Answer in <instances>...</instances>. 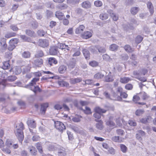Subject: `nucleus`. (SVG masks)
Listing matches in <instances>:
<instances>
[{"label": "nucleus", "instance_id": "b1692460", "mask_svg": "<svg viewBox=\"0 0 156 156\" xmlns=\"http://www.w3.org/2000/svg\"><path fill=\"white\" fill-rule=\"evenodd\" d=\"M31 154L35 155L36 154L37 151L35 148L33 146H30L28 148Z\"/></svg>", "mask_w": 156, "mask_h": 156}, {"label": "nucleus", "instance_id": "c9c22d12", "mask_svg": "<svg viewBox=\"0 0 156 156\" xmlns=\"http://www.w3.org/2000/svg\"><path fill=\"white\" fill-rule=\"evenodd\" d=\"M68 6L67 5L65 4H62L58 5L57 6V8L61 10H64L67 8Z\"/></svg>", "mask_w": 156, "mask_h": 156}, {"label": "nucleus", "instance_id": "5701e85b", "mask_svg": "<svg viewBox=\"0 0 156 156\" xmlns=\"http://www.w3.org/2000/svg\"><path fill=\"white\" fill-rule=\"evenodd\" d=\"M82 80L81 78H76L71 79H70V81L71 83L74 84L80 82Z\"/></svg>", "mask_w": 156, "mask_h": 156}, {"label": "nucleus", "instance_id": "e433bc0d", "mask_svg": "<svg viewBox=\"0 0 156 156\" xmlns=\"http://www.w3.org/2000/svg\"><path fill=\"white\" fill-rule=\"evenodd\" d=\"M20 37L22 39L25 41L31 42V40L30 38L28 37L25 35H21Z\"/></svg>", "mask_w": 156, "mask_h": 156}, {"label": "nucleus", "instance_id": "a19ab883", "mask_svg": "<svg viewBox=\"0 0 156 156\" xmlns=\"http://www.w3.org/2000/svg\"><path fill=\"white\" fill-rule=\"evenodd\" d=\"M22 56L25 58H29L30 56V53L28 51H24L22 54Z\"/></svg>", "mask_w": 156, "mask_h": 156}, {"label": "nucleus", "instance_id": "bb28decb", "mask_svg": "<svg viewBox=\"0 0 156 156\" xmlns=\"http://www.w3.org/2000/svg\"><path fill=\"white\" fill-rule=\"evenodd\" d=\"M130 80L131 79L129 77H123L120 78V81L122 83H126Z\"/></svg>", "mask_w": 156, "mask_h": 156}, {"label": "nucleus", "instance_id": "393cba45", "mask_svg": "<svg viewBox=\"0 0 156 156\" xmlns=\"http://www.w3.org/2000/svg\"><path fill=\"white\" fill-rule=\"evenodd\" d=\"M9 61L8 60L7 61H5L3 62V66H2V68L4 69H8L10 65L9 64Z\"/></svg>", "mask_w": 156, "mask_h": 156}, {"label": "nucleus", "instance_id": "423d86ee", "mask_svg": "<svg viewBox=\"0 0 156 156\" xmlns=\"http://www.w3.org/2000/svg\"><path fill=\"white\" fill-rule=\"evenodd\" d=\"M58 52V48L56 46H52L50 47L49 53L52 55H56Z\"/></svg>", "mask_w": 156, "mask_h": 156}, {"label": "nucleus", "instance_id": "58836bf2", "mask_svg": "<svg viewBox=\"0 0 156 156\" xmlns=\"http://www.w3.org/2000/svg\"><path fill=\"white\" fill-rule=\"evenodd\" d=\"M118 48V46L115 44L111 45L109 47L110 50L112 51L117 50Z\"/></svg>", "mask_w": 156, "mask_h": 156}, {"label": "nucleus", "instance_id": "4be33fe9", "mask_svg": "<svg viewBox=\"0 0 156 156\" xmlns=\"http://www.w3.org/2000/svg\"><path fill=\"white\" fill-rule=\"evenodd\" d=\"M91 36L92 34L91 32L88 31L85 32L82 35L83 38L85 39L89 38Z\"/></svg>", "mask_w": 156, "mask_h": 156}, {"label": "nucleus", "instance_id": "72a5a7b5", "mask_svg": "<svg viewBox=\"0 0 156 156\" xmlns=\"http://www.w3.org/2000/svg\"><path fill=\"white\" fill-rule=\"evenodd\" d=\"M76 63L75 61H70L68 65V66L69 69H70L74 68L76 65Z\"/></svg>", "mask_w": 156, "mask_h": 156}, {"label": "nucleus", "instance_id": "9b49d317", "mask_svg": "<svg viewBox=\"0 0 156 156\" xmlns=\"http://www.w3.org/2000/svg\"><path fill=\"white\" fill-rule=\"evenodd\" d=\"M0 43L2 49L3 50L5 49L7 47L6 43V39L4 38H1Z\"/></svg>", "mask_w": 156, "mask_h": 156}, {"label": "nucleus", "instance_id": "79ce46f5", "mask_svg": "<svg viewBox=\"0 0 156 156\" xmlns=\"http://www.w3.org/2000/svg\"><path fill=\"white\" fill-rule=\"evenodd\" d=\"M16 34L13 32L8 33L5 34V37L9 38L16 36Z\"/></svg>", "mask_w": 156, "mask_h": 156}, {"label": "nucleus", "instance_id": "cd10ccee", "mask_svg": "<svg viewBox=\"0 0 156 156\" xmlns=\"http://www.w3.org/2000/svg\"><path fill=\"white\" fill-rule=\"evenodd\" d=\"M114 80L113 77L111 76L108 75L106 76L105 77V81L107 82H112Z\"/></svg>", "mask_w": 156, "mask_h": 156}, {"label": "nucleus", "instance_id": "13d9d810", "mask_svg": "<svg viewBox=\"0 0 156 156\" xmlns=\"http://www.w3.org/2000/svg\"><path fill=\"white\" fill-rule=\"evenodd\" d=\"M95 46L94 47H92L90 49V51L93 54H97L98 53L97 49L96 48Z\"/></svg>", "mask_w": 156, "mask_h": 156}, {"label": "nucleus", "instance_id": "338daca9", "mask_svg": "<svg viewBox=\"0 0 156 156\" xmlns=\"http://www.w3.org/2000/svg\"><path fill=\"white\" fill-rule=\"evenodd\" d=\"M10 42L13 43V44L15 45V44H17L18 42V39L17 38H14L12 39L10 41Z\"/></svg>", "mask_w": 156, "mask_h": 156}, {"label": "nucleus", "instance_id": "e2e57ef3", "mask_svg": "<svg viewBox=\"0 0 156 156\" xmlns=\"http://www.w3.org/2000/svg\"><path fill=\"white\" fill-rule=\"evenodd\" d=\"M94 4L97 7H100L102 5V3L100 1H96L94 2Z\"/></svg>", "mask_w": 156, "mask_h": 156}, {"label": "nucleus", "instance_id": "39448f33", "mask_svg": "<svg viewBox=\"0 0 156 156\" xmlns=\"http://www.w3.org/2000/svg\"><path fill=\"white\" fill-rule=\"evenodd\" d=\"M82 8L85 9H88L91 7V4L88 1H86L83 2L81 4Z\"/></svg>", "mask_w": 156, "mask_h": 156}, {"label": "nucleus", "instance_id": "f3484780", "mask_svg": "<svg viewBox=\"0 0 156 156\" xmlns=\"http://www.w3.org/2000/svg\"><path fill=\"white\" fill-rule=\"evenodd\" d=\"M105 75L101 72H98L94 75V78L95 79L99 80L103 78Z\"/></svg>", "mask_w": 156, "mask_h": 156}, {"label": "nucleus", "instance_id": "5fc2aeb1", "mask_svg": "<svg viewBox=\"0 0 156 156\" xmlns=\"http://www.w3.org/2000/svg\"><path fill=\"white\" fill-rule=\"evenodd\" d=\"M84 112L87 114H89L91 113L90 109L88 107L86 106L85 107V109H83Z\"/></svg>", "mask_w": 156, "mask_h": 156}, {"label": "nucleus", "instance_id": "8fccbe9b", "mask_svg": "<svg viewBox=\"0 0 156 156\" xmlns=\"http://www.w3.org/2000/svg\"><path fill=\"white\" fill-rule=\"evenodd\" d=\"M30 89L33 91L35 93H36L37 91H40V89L38 86H35L33 85V87H30Z\"/></svg>", "mask_w": 156, "mask_h": 156}, {"label": "nucleus", "instance_id": "f704fd0d", "mask_svg": "<svg viewBox=\"0 0 156 156\" xmlns=\"http://www.w3.org/2000/svg\"><path fill=\"white\" fill-rule=\"evenodd\" d=\"M36 146L39 152L41 153H42L43 151L41 144L40 143H37L36 144Z\"/></svg>", "mask_w": 156, "mask_h": 156}, {"label": "nucleus", "instance_id": "f257e3e1", "mask_svg": "<svg viewBox=\"0 0 156 156\" xmlns=\"http://www.w3.org/2000/svg\"><path fill=\"white\" fill-rule=\"evenodd\" d=\"M16 130L15 131L16 135L19 142L22 143L24 138L23 130L24 129L23 123L20 122L16 126Z\"/></svg>", "mask_w": 156, "mask_h": 156}, {"label": "nucleus", "instance_id": "49530a36", "mask_svg": "<svg viewBox=\"0 0 156 156\" xmlns=\"http://www.w3.org/2000/svg\"><path fill=\"white\" fill-rule=\"evenodd\" d=\"M116 132L118 135L120 136H123L125 134V132L124 130L120 129H117Z\"/></svg>", "mask_w": 156, "mask_h": 156}, {"label": "nucleus", "instance_id": "864d4df0", "mask_svg": "<svg viewBox=\"0 0 156 156\" xmlns=\"http://www.w3.org/2000/svg\"><path fill=\"white\" fill-rule=\"evenodd\" d=\"M26 33L27 35L31 37L34 35V32L30 30H27L26 31Z\"/></svg>", "mask_w": 156, "mask_h": 156}, {"label": "nucleus", "instance_id": "7c9ffc66", "mask_svg": "<svg viewBox=\"0 0 156 156\" xmlns=\"http://www.w3.org/2000/svg\"><path fill=\"white\" fill-rule=\"evenodd\" d=\"M58 84L61 87H67L69 86V83L66 81L63 80L59 81L58 82Z\"/></svg>", "mask_w": 156, "mask_h": 156}, {"label": "nucleus", "instance_id": "bf43d9fd", "mask_svg": "<svg viewBox=\"0 0 156 156\" xmlns=\"http://www.w3.org/2000/svg\"><path fill=\"white\" fill-rule=\"evenodd\" d=\"M94 117L97 119H100L101 117V114L99 112H95L93 115Z\"/></svg>", "mask_w": 156, "mask_h": 156}, {"label": "nucleus", "instance_id": "a18cd8bd", "mask_svg": "<svg viewBox=\"0 0 156 156\" xmlns=\"http://www.w3.org/2000/svg\"><path fill=\"white\" fill-rule=\"evenodd\" d=\"M144 112L143 109H137L135 112V114L137 116H140L143 114Z\"/></svg>", "mask_w": 156, "mask_h": 156}, {"label": "nucleus", "instance_id": "6e6552de", "mask_svg": "<svg viewBox=\"0 0 156 156\" xmlns=\"http://www.w3.org/2000/svg\"><path fill=\"white\" fill-rule=\"evenodd\" d=\"M12 71H13L14 74L17 75L21 73V70L20 67L16 66L14 67L9 70L10 72H11Z\"/></svg>", "mask_w": 156, "mask_h": 156}, {"label": "nucleus", "instance_id": "a878e982", "mask_svg": "<svg viewBox=\"0 0 156 156\" xmlns=\"http://www.w3.org/2000/svg\"><path fill=\"white\" fill-rule=\"evenodd\" d=\"M85 27L83 25L80 26L78 27L76 29L75 33L76 34L80 33L83 31Z\"/></svg>", "mask_w": 156, "mask_h": 156}, {"label": "nucleus", "instance_id": "aec40b11", "mask_svg": "<svg viewBox=\"0 0 156 156\" xmlns=\"http://www.w3.org/2000/svg\"><path fill=\"white\" fill-rule=\"evenodd\" d=\"M58 62L56 59L54 58H50L48 60V64L50 66H51L52 64L53 63L56 64Z\"/></svg>", "mask_w": 156, "mask_h": 156}, {"label": "nucleus", "instance_id": "69168bd1", "mask_svg": "<svg viewBox=\"0 0 156 156\" xmlns=\"http://www.w3.org/2000/svg\"><path fill=\"white\" fill-rule=\"evenodd\" d=\"M37 33L38 35L40 36H43L45 34V32L42 30H38Z\"/></svg>", "mask_w": 156, "mask_h": 156}, {"label": "nucleus", "instance_id": "c756f323", "mask_svg": "<svg viewBox=\"0 0 156 156\" xmlns=\"http://www.w3.org/2000/svg\"><path fill=\"white\" fill-rule=\"evenodd\" d=\"M112 140L116 142H121L122 141V139L119 136H114L112 137Z\"/></svg>", "mask_w": 156, "mask_h": 156}, {"label": "nucleus", "instance_id": "f03ea898", "mask_svg": "<svg viewBox=\"0 0 156 156\" xmlns=\"http://www.w3.org/2000/svg\"><path fill=\"white\" fill-rule=\"evenodd\" d=\"M55 126L56 129L60 131L66 129V126L64 124L58 121L55 122Z\"/></svg>", "mask_w": 156, "mask_h": 156}, {"label": "nucleus", "instance_id": "0eeeda50", "mask_svg": "<svg viewBox=\"0 0 156 156\" xmlns=\"http://www.w3.org/2000/svg\"><path fill=\"white\" fill-rule=\"evenodd\" d=\"M95 121L98 122L96 124V128L99 130H102L103 128V122L101 120H98V119H95Z\"/></svg>", "mask_w": 156, "mask_h": 156}, {"label": "nucleus", "instance_id": "c85d7f7f", "mask_svg": "<svg viewBox=\"0 0 156 156\" xmlns=\"http://www.w3.org/2000/svg\"><path fill=\"white\" fill-rule=\"evenodd\" d=\"M95 112H99L100 114L105 113L107 111V110L102 109L99 107H97L95 108Z\"/></svg>", "mask_w": 156, "mask_h": 156}, {"label": "nucleus", "instance_id": "1a4fd4ad", "mask_svg": "<svg viewBox=\"0 0 156 156\" xmlns=\"http://www.w3.org/2000/svg\"><path fill=\"white\" fill-rule=\"evenodd\" d=\"M29 126L34 128L36 127V124L35 121L32 119H29L27 122Z\"/></svg>", "mask_w": 156, "mask_h": 156}, {"label": "nucleus", "instance_id": "ea45409f", "mask_svg": "<svg viewBox=\"0 0 156 156\" xmlns=\"http://www.w3.org/2000/svg\"><path fill=\"white\" fill-rule=\"evenodd\" d=\"M143 37L141 36H137L135 39V42L137 44L140 43L143 40Z\"/></svg>", "mask_w": 156, "mask_h": 156}, {"label": "nucleus", "instance_id": "37998d69", "mask_svg": "<svg viewBox=\"0 0 156 156\" xmlns=\"http://www.w3.org/2000/svg\"><path fill=\"white\" fill-rule=\"evenodd\" d=\"M138 8L136 7H133L131 9V13L133 15H135L138 12Z\"/></svg>", "mask_w": 156, "mask_h": 156}, {"label": "nucleus", "instance_id": "412c9836", "mask_svg": "<svg viewBox=\"0 0 156 156\" xmlns=\"http://www.w3.org/2000/svg\"><path fill=\"white\" fill-rule=\"evenodd\" d=\"M124 48L127 52L132 53L134 51V49L132 48L128 44H126L124 46Z\"/></svg>", "mask_w": 156, "mask_h": 156}, {"label": "nucleus", "instance_id": "ddd939ff", "mask_svg": "<svg viewBox=\"0 0 156 156\" xmlns=\"http://www.w3.org/2000/svg\"><path fill=\"white\" fill-rule=\"evenodd\" d=\"M147 8L149 9V12L151 15L154 12V8L153 4L151 2H148L147 4Z\"/></svg>", "mask_w": 156, "mask_h": 156}, {"label": "nucleus", "instance_id": "09e8293b", "mask_svg": "<svg viewBox=\"0 0 156 156\" xmlns=\"http://www.w3.org/2000/svg\"><path fill=\"white\" fill-rule=\"evenodd\" d=\"M120 147L121 151L122 152L124 153L126 152L127 150V148L125 145L121 144L120 145Z\"/></svg>", "mask_w": 156, "mask_h": 156}, {"label": "nucleus", "instance_id": "20e7f679", "mask_svg": "<svg viewBox=\"0 0 156 156\" xmlns=\"http://www.w3.org/2000/svg\"><path fill=\"white\" fill-rule=\"evenodd\" d=\"M39 44L40 46L44 48L49 45V42L46 39L40 40Z\"/></svg>", "mask_w": 156, "mask_h": 156}, {"label": "nucleus", "instance_id": "0e129e2a", "mask_svg": "<svg viewBox=\"0 0 156 156\" xmlns=\"http://www.w3.org/2000/svg\"><path fill=\"white\" fill-rule=\"evenodd\" d=\"M15 45L13 44V43L12 44L10 42V45L8 48V49L9 51H12L15 48Z\"/></svg>", "mask_w": 156, "mask_h": 156}, {"label": "nucleus", "instance_id": "f8f14e48", "mask_svg": "<svg viewBox=\"0 0 156 156\" xmlns=\"http://www.w3.org/2000/svg\"><path fill=\"white\" fill-rule=\"evenodd\" d=\"M66 154V152L64 148L62 147L58 150V156H65Z\"/></svg>", "mask_w": 156, "mask_h": 156}, {"label": "nucleus", "instance_id": "4d7b16f0", "mask_svg": "<svg viewBox=\"0 0 156 156\" xmlns=\"http://www.w3.org/2000/svg\"><path fill=\"white\" fill-rule=\"evenodd\" d=\"M5 148L3 147L1 149L3 152L8 154H10L11 153V151L10 150V148Z\"/></svg>", "mask_w": 156, "mask_h": 156}, {"label": "nucleus", "instance_id": "2f4dec72", "mask_svg": "<svg viewBox=\"0 0 156 156\" xmlns=\"http://www.w3.org/2000/svg\"><path fill=\"white\" fill-rule=\"evenodd\" d=\"M96 48L98 50V52L100 53H104L106 51L105 48L103 47H100L98 45L96 46Z\"/></svg>", "mask_w": 156, "mask_h": 156}, {"label": "nucleus", "instance_id": "6e6d98bb", "mask_svg": "<svg viewBox=\"0 0 156 156\" xmlns=\"http://www.w3.org/2000/svg\"><path fill=\"white\" fill-rule=\"evenodd\" d=\"M47 149L50 151H53L55 150V147L54 144H49L47 147Z\"/></svg>", "mask_w": 156, "mask_h": 156}, {"label": "nucleus", "instance_id": "6ab92c4d", "mask_svg": "<svg viewBox=\"0 0 156 156\" xmlns=\"http://www.w3.org/2000/svg\"><path fill=\"white\" fill-rule=\"evenodd\" d=\"M138 94L143 100H146L149 97V96L145 92H140Z\"/></svg>", "mask_w": 156, "mask_h": 156}, {"label": "nucleus", "instance_id": "c03bdc74", "mask_svg": "<svg viewBox=\"0 0 156 156\" xmlns=\"http://www.w3.org/2000/svg\"><path fill=\"white\" fill-rule=\"evenodd\" d=\"M39 80V78H33L31 81V82L29 83V85L31 87H33V85L36 84V82L37 81Z\"/></svg>", "mask_w": 156, "mask_h": 156}, {"label": "nucleus", "instance_id": "3c124183", "mask_svg": "<svg viewBox=\"0 0 156 156\" xmlns=\"http://www.w3.org/2000/svg\"><path fill=\"white\" fill-rule=\"evenodd\" d=\"M89 65L93 67H96L98 66V63L96 61H93L90 62Z\"/></svg>", "mask_w": 156, "mask_h": 156}, {"label": "nucleus", "instance_id": "473e14b6", "mask_svg": "<svg viewBox=\"0 0 156 156\" xmlns=\"http://www.w3.org/2000/svg\"><path fill=\"white\" fill-rule=\"evenodd\" d=\"M12 144V142L10 140L8 139L6 141L5 145L8 148H11Z\"/></svg>", "mask_w": 156, "mask_h": 156}, {"label": "nucleus", "instance_id": "603ef678", "mask_svg": "<svg viewBox=\"0 0 156 156\" xmlns=\"http://www.w3.org/2000/svg\"><path fill=\"white\" fill-rule=\"evenodd\" d=\"M44 55L43 51L41 50L38 51L35 55L36 57H42Z\"/></svg>", "mask_w": 156, "mask_h": 156}, {"label": "nucleus", "instance_id": "680f3d73", "mask_svg": "<svg viewBox=\"0 0 156 156\" xmlns=\"http://www.w3.org/2000/svg\"><path fill=\"white\" fill-rule=\"evenodd\" d=\"M140 99V97L137 95L134 96L133 98V101L135 103H137V101Z\"/></svg>", "mask_w": 156, "mask_h": 156}, {"label": "nucleus", "instance_id": "de8ad7c7", "mask_svg": "<svg viewBox=\"0 0 156 156\" xmlns=\"http://www.w3.org/2000/svg\"><path fill=\"white\" fill-rule=\"evenodd\" d=\"M16 77L15 76H9L7 78V80L10 82H12L16 80Z\"/></svg>", "mask_w": 156, "mask_h": 156}, {"label": "nucleus", "instance_id": "774afa93", "mask_svg": "<svg viewBox=\"0 0 156 156\" xmlns=\"http://www.w3.org/2000/svg\"><path fill=\"white\" fill-rule=\"evenodd\" d=\"M128 123L131 126H135L136 125V123L135 121L132 120H129Z\"/></svg>", "mask_w": 156, "mask_h": 156}, {"label": "nucleus", "instance_id": "dca6fc26", "mask_svg": "<svg viewBox=\"0 0 156 156\" xmlns=\"http://www.w3.org/2000/svg\"><path fill=\"white\" fill-rule=\"evenodd\" d=\"M67 69L66 66L64 65H61L59 67L58 71L60 73L62 74L66 71Z\"/></svg>", "mask_w": 156, "mask_h": 156}, {"label": "nucleus", "instance_id": "7ed1b4c3", "mask_svg": "<svg viewBox=\"0 0 156 156\" xmlns=\"http://www.w3.org/2000/svg\"><path fill=\"white\" fill-rule=\"evenodd\" d=\"M110 99L113 100L121 101L122 100V98L117 92H115L112 91Z\"/></svg>", "mask_w": 156, "mask_h": 156}, {"label": "nucleus", "instance_id": "2eb2a0df", "mask_svg": "<svg viewBox=\"0 0 156 156\" xmlns=\"http://www.w3.org/2000/svg\"><path fill=\"white\" fill-rule=\"evenodd\" d=\"M34 63L37 66L39 67L43 63V60L41 58H36L34 60Z\"/></svg>", "mask_w": 156, "mask_h": 156}, {"label": "nucleus", "instance_id": "4c0bfd02", "mask_svg": "<svg viewBox=\"0 0 156 156\" xmlns=\"http://www.w3.org/2000/svg\"><path fill=\"white\" fill-rule=\"evenodd\" d=\"M99 16L100 19L102 20H106L108 18V15L106 13L101 14Z\"/></svg>", "mask_w": 156, "mask_h": 156}, {"label": "nucleus", "instance_id": "9d476101", "mask_svg": "<svg viewBox=\"0 0 156 156\" xmlns=\"http://www.w3.org/2000/svg\"><path fill=\"white\" fill-rule=\"evenodd\" d=\"M55 15L57 18L60 20H62L65 18L63 13L59 11H56L55 12Z\"/></svg>", "mask_w": 156, "mask_h": 156}, {"label": "nucleus", "instance_id": "4468645a", "mask_svg": "<svg viewBox=\"0 0 156 156\" xmlns=\"http://www.w3.org/2000/svg\"><path fill=\"white\" fill-rule=\"evenodd\" d=\"M48 107V104L47 103L41 105L40 111L42 114H44L45 113L46 108Z\"/></svg>", "mask_w": 156, "mask_h": 156}, {"label": "nucleus", "instance_id": "052dcab7", "mask_svg": "<svg viewBox=\"0 0 156 156\" xmlns=\"http://www.w3.org/2000/svg\"><path fill=\"white\" fill-rule=\"evenodd\" d=\"M75 12L76 13L78 14L81 15L83 12V10L81 8H78L76 10Z\"/></svg>", "mask_w": 156, "mask_h": 156}, {"label": "nucleus", "instance_id": "a211bd4d", "mask_svg": "<svg viewBox=\"0 0 156 156\" xmlns=\"http://www.w3.org/2000/svg\"><path fill=\"white\" fill-rule=\"evenodd\" d=\"M83 54L86 59H89L90 58V53L89 51L86 49L83 50Z\"/></svg>", "mask_w": 156, "mask_h": 156}]
</instances>
